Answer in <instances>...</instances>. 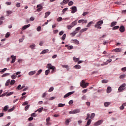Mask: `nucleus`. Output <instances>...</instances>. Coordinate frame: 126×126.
Masks as SVG:
<instances>
[{"label": "nucleus", "mask_w": 126, "mask_h": 126, "mask_svg": "<svg viewBox=\"0 0 126 126\" xmlns=\"http://www.w3.org/2000/svg\"><path fill=\"white\" fill-rule=\"evenodd\" d=\"M120 110H124V109H125L124 104H122V105L120 107Z\"/></svg>", "instance_id": "052dcab7"}, {"label": "nucleus", "mask_w": 126, "mask_h": 126, "mask_svg": "<svg viewBox=\"0 0 126 126\" xmlns=\"http://www.w3.org/2000/svg\"><path fill=\"white\" fill-rule=\"evenodd\" d=\"M62 66H63L64 68H66V70L67 71L69 70V67H68V65H62Z\"/></svg>", "instance_id": "f3484780"}, {"label": "nucleus", "mask_w": 126, "mask_h": 126, "mask_svg": "<svg viewBox=\"0 0 126 126\" xmlns=\"http://www.w3.org/2000/svg\"><path fill=\"white\" fill-rule=\"evenodd\" d=\"M10 36V34L9 33V32L7 33L5 35L6 38H8Z\"/></svg>", "instance_id": "e2e57ef3"}, {"label": "nucleus", "mask_w": 126, "mask_h": 126, "mask_svg": "<svg viewBox=\"0 0 126 126\" xmlns=\"http://www.w3.org/2000/svg\"><path fill=\"white\" fill-rule=\"evenodd\" d=\"M20 88H21V85H19L18 87L16 88V90H21Z\"/></svg>", "instance_id": "79ce46f5"}, {"label": "nucleus", "mask_w": 126, "mask_h": 126, "mask_svg": "<svg viewBox=\"0 0 126 126\" xmlns=\"http://www.w3.org/2000/svg\"><path fill=\"white\" fill-rule=\"evenodd\" d=\"M103 120H100L99 121H98L97 122L94 123V126H100L102 123H103Z\"/></svg>", "instance_id": "39448f33"}, {"label": "nucleus", "mask_w": 126, "mask_h": 126, "mask_svg": "<svg viewBox=\"0 0 126 126\" xmlns=\"http://www.w3.org/2000/svg\"><path fill=\"white\" fill-rule=\"evenodd\" d=\"M81 29V28L80 27H78L75 29V32H78V31H79V30H80Z\"/></svg>", "instance_id": "72a5a7b5"}, {"label": "nucleus", "mask_w": 126, "mask_h": 126, "mask_svg": "<svg viewBox=\"0 0 126 126\" xmlns=\"http://www.w3.org/2000/svg\"><path fill=\"white\" fill-rule=\"evenodd\" d=\"M122 51V49L120 48H117L114 50V52L116 53H120V52Z\"/></svg>", "instance_id": "4be33fe9"}, {"label": "nucleus", "mask_w": 126, "mask_h": 126, "mask_svg": "<svg viewBox=\"0 0 126 126\" xmlns=\"http://www.w3.org/2000/svg\"><path fill=\"white\" fill-rule=\"evenodd\" d=\"M54 91V87H51L50 88L49 90H48L49 92H52V91Z\"/></svg>", "instance_id": "de8ad7c7"}, {"label": "nucleus", "mask_w": 126, "mask_h": 126, "mask_svg": "<svg viewBox=\"0 0 126 126\" xmlns=\"http://www.w3.org/2000/svg\"><path fill=\"white\" fill-rule=\"evenodd\" d=\"M9 83H10V80H8L5 83V86H8V85H9Z\"/></svg>", "instance_id": "c756f323"}, {"label": "nucleus", "mask_w": 126, "mask_h": 126, "mask_svg": "<svg viewBox=\"0 0 126 126\" xmlns=\"http://www.w3.org/2000/svg\"><path fill=\"white\" fill-rule=\"evenodd\" d=\"M90 118V114H88L87 115V118H86V121H87L88 120H89Z\"/></svg>", "instance_id": "49530a36"}, {"label": "nucleus", "mask_w": 126, "mask_h": 126, "mask_svg": "<svg viewBox=\"0 0 126 126\" xmlns=\"http://www.w3.org/2000/svg\"><path fill=\"white\" fill-rule=\"evenodd\" d=\"M95 117V113H92L91 115V119H94V118Z\"/></svg>", "instance_id": "6e6d98bb"}, {"label": "nucleus", "mask_w": 126, "mask_h": 126, "mask_svg": "<svg viewBox=\"0 0 126 126\" xmlns=\"http://www.w3.org/2000/svg\"><path fill=\"white\" fill-rule=\"evenodd\" d=\"M8 109V106H7V105H6L4 106L3 110L5 112H6V111H7Z\"/></svg>", "instance_id": "58836bf2"}, {"label": "nucleus", "mask_w": 126, "mask_h": 126, "mask_svg": "<svg viewBox=\"0 0 126 126\" xmlns=\"http://www.w3.org/2000/svg\"><path fill=\"white\" fill-rule=\"evenodd\" d=\"M120 27L119 26H115L112 28V30H117V29H119Z\"/></svg>", "instance_id": "473e14b6"}, {"label": "nucleus", "mask_w": 126, "mask_h": 126, "mask_svg": "<svg viewBox=\"0 0 126 126\" xmlns=\"http://www.w3.org/2000/svg\"><path fill=\"white\" fill-rule=\"evenodd\" d=\"M29 107H30V105H27L25 108V111H27L29 109Z\"/></svg>", "instance_id": "a18cd8bd"}, {"label": "nucleus", "mask_w": 126, "mask_h": 126, "mask_svg": "<svg viewBox=\"0 0 126 126\" xmlns=\"http://www.w3.org/2000/svg\"><path fill=\"white\" fill-rule=\"evenodd\" d=\"M30 26H31L30 24L25 25L24 27H23L22 29L23 30H25L27 29V28H28L29 27H30Z\"/></svg>", "instance_id": "2eb2a0df"}, {"label": "nucleus", "mask_w": 126, "mask_h": 126, "mask_svg": "<svg viewBox=\"0 0 126 126\" xmlns=\"http://www.w3.org/2000/svg\"><path fill=\"white\" fill-rule=\"evenodd\" d=\"M64 106H65V104L59 103L58 104V107H59L60 108L62 107H64Z\"/></svg>", "instance_id": "7c9ffc66"}, {"label": "nucleus", "mask_w": 126, "mask_h": 126, "mask_svg": "<svg viewBox=\"0 0 126 126\" xmlns=\"http://www.w3.org/2000/svg\"><path fill=\"white\" fill-rule=\"evenodd\" d=\"M45 75H48V74L50 73V69L45 70Z\"/></svg>", "instance_id": "4c0bfd02"}, {"label": "nucleus", "mask_w": 126, "mask_h": 126, "mask_svg": "<svg viewBox=\"0 0 126 126\" xmlns=\"http://www.w3.org/2000/svg\"><path fill=\"white\" fill-rule=\"evenodd\" d=\"M16 7H20L21 5H20V3H18L16 4Z\"/></svg>", "instance_id": "774afa93"}, {"label": "nucleus", "mask_w": 126, "mask_h": 126, "mask_svg": "<svg viewBox=\"0 0 126 126\" xmlns=\"http://www.w3.org/2000/svg\"><path fill=\"white\" fill-rule=\"evenodd\" d=\"M70 9H72L71 10V13H75L76 11H77V8L76 6H72Z\"/></svg>", "instance_id": "423d86ee"}, {"label": "nucleus", "mask_w": 126, "mask_h": 126, "mask_svg": "<svg viewBox=\"0 0 126 126\" xmlns=\"http://www.w3.org/2000/svg\"><path fill=\"white\" fill-rule=\"evenodd\" d=\"M87 23V20H80L78 21V23Z\"/></svg>", "instance_id": "dca6fc26"}, {"label": "nucleus", "mask_w": 126, "mask_h": 126, "mask_svg": "<svg viewBox=\"0 0 126 126\" xmlns=\"http://www.w3.org/2000/svg\"><path fill=\"white\" fill-rule=\"evenodd\" d=\"M15 83V80H11L10 85H13Z\"/></svg>", "instance_id": "603ef678"}, {"label": "nucleus", "mask_w": 126, "mask_h": 126, "mask_svg": "<svg viewBox=\"0 0 126 126\" xmlns=\"http://www.w3.org/2000/svg\"><path fill=\"white\" fill-rule=\"evenodd\" d=\"M68 8H64V9L63 10L62 12H63V13H64V12H65V11H67V10H68Z\"/></svg>", "instance_id": "3c124183"}, {"label": "nucleus", "mask_w": 126, "mask_h": 126, "mask_svg": "<svg viewBox=\"0 0 126 126\" xmlns=\"http://www.w3.org/2000/svg\"><path fill=\"white\" fill-rule=\"evenodd\" d=\"M126 86V84L125 83L121 85L120 86V87L118 88L119 92H123V91H124V90H125V89H126V88H125Z\"/></svg>", "instance_id": "f257e3e1"}, {"label": "nucleus", "mask_w": 126, "mask_h": 126, "mask_svg": "<svg viewBox=\"0 0 126 126\" xmlns=\"http://www.w3.org/2000/svg\"><path fill=\"white\" fill-rule=\"evenodd\" d=\"M35 73H36V70L30 71L29 73V75H31V76L34 75V74H35Z\"/></svg>", "instance_id": "6ab92c4d"}, {"label": "nucleus", "mask_w": 126, "mask_h": 126, "mask_svg": "<svg viewBox=\"0 0 126 126\" xmlns=\"http://www.w3.org/2000/svg\"><path fill=\"white\" fill-rule=\"evenodd\" d=\"M55 66L51 65V63H48L46 66V67H47V68H49V69H52Z\"/></svg>", "instance_id": "9b49d317"}, {"label": "nucleus", "mask_w": 126, "mask_h": 126, "mask_svg": "<svg viewBox=\"0 0 126 126\" xmlns=\"http://www.w3.org/2000/svg\"><path fill=\"white\" fill-rule=\"evenodd\" d=\"M48 52H49L48 49H45L41 52L40 55H44V54H47Z\"/></svg>", "instance_id": "ddd939ff"}, {"label": "nucleus", "mask_w": 126, "mask_h": 126, "mask_svg": "<svg viewBox=\"0 0 126 126\" xmlns=\"http://www.w3.org/2000/svg\"><path fill=\"white\" fill-rule=\"evenodd\" d=\"M72 27H73V26H72V25H68L67 26V29H71L72 28Z\"/></svg>", "instance_id": "680f3d73"}, {"label": "nucleus", "mask_w": 126, "mask_h": 126, "mask_svg": "<svg viewBox=\"0 0 126 126\" xmlns=\"http://www.w3.org/2000/svg\"><path fill=\"white\" fill-rule=\"evenodd\" d=\"M89 85L88 83H85V81L84 80H82L80 83V86L82 87V88H86Z\"/></svg>", "instance_id": "7ed1b4c3"}, {"label": "nucleus", "mask_w": 126, "mask_h": 126, "mask_svg": "<svg viewBox=\"0 0 126 126\" xmlns=\"http://www.w3.org/2000/svg\"><path fill=\"white\" fill-rule=\"evenodd\" d=\"M55 68H56L55 67H53L52 69H52V71L51 72V73L53 74L54 73V72H55V71H56V70H55Z\"/></svg>", "instance_id": "a19ab883"}, {"label": "nucleus", "mask_w": 126, "mask_h": 126, "mask_svg": "<svg viewBox=\"0 0 126 126\" xmlns=\"http://www.w3.org/2000/svg\"><path fill=\"white\" fill-rule=\"evenodd\" d=\"M73 60L75 63H77L79 61V58H76V57H74Z\"/></svg>", "instance_id": "a878e982"}, {"label": "nucleus", "mask_w": 126, "mask_h": 126, "mask_svg": "<svg viewBox=\"0 0 126 126\" xmlns=\"http://www.w3.org/2000/svg\"><path fill=\"white\" fill-rule=\"evenodd\" d=\"M73 4V1H70V2H68V5L70 6Z\"/></svg>", "instance_id": "8fccbe9b"}, {"label": "nucleus", "mask_w": 126, "mask_h": 126, "mask_svg": "<svg viewBox=\"0 0 126 126\" xmlns=\"http://www.w3.org/2000/svg\"><path fill=\"white\" fill-rule=\"evenodd\" d=\"M102 24H103V21H99L96 23V25H95L94 27L95 28H97V29H101V28L100 26H101Z\"/></svg>", "instance_id": "f03ea898"}, {"label": "nucleus", "mask_w": 126, "mask_h": 126, "mask_svg": "<svg viewBox=\"0 0 126 126\" xmlns=\"http://www.w3.org/2000/svg\"><path fill=\"white\" fill-rule=\"evenodd\" d=\"M102 83H108V80H102Z\"/></svg>", "instance_id": "5fc2aeb1"}, {"label": "nucleus", "mask_w": 126, "mask_h": 126, "mask_svg": "<svg viewBox=\"0 0 126 126\" xmlns=\"http://www.w3.org/2000/svg\"><path fill=\"white\" fill-rule=\"evenodd\" d=\"M42 71V70L40 69L38 71V72L36 74V75H39V74H40Z\"/></svg>", "instance_id": "09e8293b"}, {"label": "nucleus", "mask_w": 126, "mask_h": 126, "mask_svg": "<svg viewBox=\"0 0 126 126\" xmlns=\"http://www.w3.org/2000/svg\"><path fill=\"white\" fill-rule=\"evenodd\" d=\"M121 70L123 72L126 71V67H124L121 69Z\"/></svg>", "instance_id": "0e129e2a"}, {"label": "nucleus", "mask_w": 126, "mask_h": 126, "mask_svg": "<svg viewBox=\"0 0 126 126\" xmlns=\"http://www.w3.org/2000/svg\"><path fill=\"white\" fill-rule=\"evenodd\" d=\"M13 110H14V108H10V109L8 110V112H9V113H10V112H12Z\"/></svg>", "instance_id": "69168bd1"}, {"label": "nucleus", "mask_w": 126, "mask_h": 126, "mask_svg": "<svg viewBox=\"0 0 126 126\" xmlns=\"http://www.w3.org/2000/svg\"><path fill=\"white\" fill-rule=\"evenodd\" d=\"M72 42L75 44H76L77 45H78V44H79V41L77 40V39H73L72 40Z\"/></svg>", "instance_id": "5701e85b"}, {"label": "nucleus", "mask_w": 126, "mask_h": 126, "mask_svg": "<svg viewBox=\"0 0 126 126\" xmlns=\"http://www.w3.org/2000/svg\"><path fill=\"white\" fill-rule=\"evenodd\" d=\"M9 74H10L9 73H5L1 76V77H5V76H8Z\"/></svg>", "instance_id": "2f4dec72"}, {"label": "nucleus", "mask_w": 126, "mask_h": 126, "mask_svg": "<svg viewBox=\"0 0 126 126\" xmlns=\"http://www.w3.org/2000/svg\"><path fill=\"white\" fill-rule=\"evenodd\" d=\"M106 91L107 93H111L112 92V88L111 87H108Z\"/></svg>", "instance_id": "4468645a"}, {"label": "nucleus", "mask_w": 126, "mask_h": 126, "mask_svg": "<svg viewBox=\"0 0 126 126\" xmlns=\"http://www.w3.org/2000/svg\"><path fill=\"white\" fill-rule=\"evenodd\" d=\"M37 11L40 12V10L43 9V6L40 4L37 5Z\"/></svg>", "instance_id": "9d476101"}, {"label": "nucleus", "mask_w": 126, "mask_h": 126, "mask_svg": "<svg viewBox=\"0 0 126 126\" xmlns=\"http://www.w3.org/2000/svg\"><path fill=\"white\" fill-rule=\"evenodd\" d=\"M31 117H33V118H35V117H36V113H32L31 114Z\"/></svg>", "instance_id": "338daca9"}, {"label": "nucleus", "mask_w": 126, "mask_h": 126, "mask_svg": "<svg viewBox=\"0 0 126 126\" xmlns=\"http://www.w3.org/2000/svg\"><path fill=\"white\" fill-rule=\"evenodd\" d=\"M92 24H93V22H90L87 26V27H90V26H91Z\"/></svg>", "instance_id": "e433bc0d"}, {"label": "nucleus", "mask_w": 126, "mask_h": 126, "mask_svg": "<svg viewBox=\"0 0 126 126\" xmlns=\"http://www.w3.org/2000/svg\"><path fill=\"white\" fill-rule=\"evenodd\" d=\"M68 1H69V0H63V3H65V4H66V3L68 2Z\"/></svg>", "instance_id": "37998d69"}, {"label": "nucleus", "mask_w": 126, "mask_h": 126, "mask_svg": "<svg viewBox=\"0 0 126 126\" xmlns=\"http://www.w3.org/2000/svg\"><path fill=\"white\" fill-rule=\"evenodd\" d=\"M69 105H72V104H73V100H71L69 101L68 102Z\"/></svg>", "instance_id": "bf43d9fd"}, {"label": "nucleus", "mask_w": 126, "mask_h": 126, "mask_svg": "<svg viewBox=\"0 0 126 126\" xmlns=\"http://www.w3.org/2000/svg\"><path fill=\"white\" fill-rule=\"evenodd\" d=\"M70 122V119H67L65 122V124H66V126L68 125L69 122Z\"/></svg>", "instance_id": "c9c22d12"}, {"label": "nucleus", "mask_w": 126, "mask_h": 126, "mask_svg": "<svg viewBox=\"0 0 126 126\" xmlns=\"http://www.w3.org/2000/svg\"><path fill=\"white\" fill-rule=\"evenodd\" d=\"M110 104H111V103H110L109 102H105L104 106H105V107H108V106H109V105H110Z\"/></svg>", "instance_id": "f704fd0d"}, {"label": "nucleus", "mask_w": 126, "mask_h": 126, "mask_svg": "<svg viewBox=\"0 0 126 126\" xmlns=\"http://www.w3.org/2000/svg\"><path fill=\"white\" fill-rule=\"evenodd\" d=\"M80 112V109H75L73 111H70L69 112V114H77Z\"/></svg>", "instance_id": "20e7f679"}, {"label": "nucleus", "mask_w": 126, "mask_h": 126, "mask_svg": "<svg viewBox=\"0 0 126 126\" xmlns=\"http://www.w3.org/2000/svg\"><path fill=\"white\" fill-rule=\"evenodd\" d=\"M126 76V74L121 75L119 78H120V79H124V78H125Z\"/></svg>", "instance_id": "c85d7f7f"}, {"label": "nucleus", "mask_w": 126, "mask_h": 126, "mask_svg": "<svg viewBox=\"0 0 126 126\" xmlns=\"http://www.w3.org/2000/svg\"><path fill=\"white\" fill-rule=\"evenodd\" d=\"M78 32H72L70 33V35L72 36V37H74L76 34H77Z\"/></svg>", "instance_id": "412c9836"}, {"label": "nucleus", "mask_w": 126, "mask_h": 126, "mask_svg": "<svg viewBox=\"0 0 126 126\" xmlns=\"http://www.w3.org/2000/svg\"><path fill=\"white\" fill-rule=\"evenodd\" d=\"M43 109H44V108L43 107H41V108L38 109L36 111H37V112H38V113H41L43 111Z\"/></svg>", "instance_id": "bb28decb"}, {"label": "nucleus", "mask_w": 126, "mask_h": 126, "mask_svg": "<svg viewBox=\"0 0 126 126\" xmlns=\"http://www.w3.org/2000/svg\"><path fill=\"white\" fill-rule=\"evenodd\" d=\"M77 20H75L74 22H72V23L71 24V25H72V26L74 27V26H75V25L77 24Z\"/></svg>", "instance_id": "aec40b11"}, {"label": "nucleus", "mask_w": 126, "mask_h": 126, "mask_svg": "<svg viewBox=\"0 0 126 126\" xmlns=\"http://www.w3.org/2000/svg\"><path fill=\"white\" fill-rule=\"evenodd\" d=\"M74 68H75L76 69H80V68H81V66L78 64L75 65L74 66Z\"/></svg>", "instance_id": "a211bd4d"}, {"label": "nucleus", "mask_w": 126, "mask_h": 126, "mask_svg": "<svg viewBox=\"0 0 126 126\" xmlns=\"http://www.w3.org/2000/svg\"><path fill=\"white\" fill-rule=\"evenodd\" d=\"M35 47H36V45H35V44H32L30 46V48H31V49H32V50H34Z\"/></svg>", "instance_id": "393cba45"}, {"label": "nucleus", "mask_w": 126, "mask_h": 126, "mask_svg": "<svg viewBox=\"0 0 126 126\" xmlns=\"http://www.w3.org/2000/svg\"><path fill=\"white\" fill-rule=\"evenodd\" d=\"M7 70V68H4V69H2V70L0 71V72H4V71H6Z\"/></svg>", "instance_id": "864d4df0"}, {"label": "nucleus", "mask_w": 126, "mask_h": 126, "mask_svg": "<svg viewBox=\"0 0 126 126\" xmlns=\"http://www.w3.org/2000/svg\"><path fill=\"white\" fill-rule=\"evenodd\" d=\"M65 47L67 48L68 50H72L73 49V46L72 45L68 46V45H65Z\"/></svg>", "instance_id": "f8f14e48"}, {"label": "nucleus", "mask_w": 126, "mask_h": 126, "mask_svg": "<svg viewBox=\"0 0 126 126\" xmlns=\"http://www.w3.org/2000/svg\"><path fill=\"white\" fill-rule=\"evenodd\" d=\"M74 93V92H70L65 94L63 96V98H67L68 96H70V95H72Z\"/></svg>", "instance_id": "0eeeda50"}, {"label": "nucleus", "mask_w": 126, "mask_h": 126, "mask_svg": "<svg viewBox=\"0 0 126 126\" xmlns=\"http://www.w3.org/2000/svg\"><path fill=\"white\" fill-rule=\"evenodd\" d=\"M12 79H15V78H16L17 77V76L16 75H12L11 76Z\"/></svg>", "instance_id": "ea45409f"}, {"label": "nucleus", "mask_w": 126, "mask_h": 126, "mask_svg": "<svg viewBox=\"0 0 126 126\" xmlns=\"http://www.w3.org/2000/svg\"><path fill=\"white\" fill-rule=\"evenodd\" d=\"M62 20H63V18L62 17H59L57 19V21H58V22H60Z\"/></svg>", "instance_id": "4d7b16f0"}, {"label": "nucleus", "mask_w": 126, "mask_h": 126, "mask_svg": "<svg viewBox=\"0 0 126 126\" xmlns=\"http://www.w3.org/2000/svg\"><path fill=\"white\" fill-rule=\"evenodd\" d=\"M12 60V61L11 62V63H15V60H16V56H14V55H12L11 56Z\"/></svg>", "instance_id": "1a4fd4ad"}, {"label": "nucleus", "mask_w": 126, "mask_h": 126, "mask_svg": "<svg viewBox=\"0 0 126 126\" xmlns=\"http://www.w3.org/2000/svg\"><path fill=\"white\" fill-rule=\"evenodd\" d=\"M36 30L38 31V32H40V31H41V27H38L36 29Z\"/></svg>", "instance_id": "13d9d810"}, {"label": "nucleus", "mask_w": 126, "mask_h": 126, "mask_svg": "<svg viewBox=\"0 0 126 126\" xmlns=\"http://www.w3.org/2000/svg\"><path fill=\"white\" fill-rule=\"evenodd\" d=\"M117 25V22H113L111 24V27H114V26H115V25Z\"/></svg>", "instance_id": "cd10ccee"}, {"label": "nucleus", "mask_w": 126, "mask_h": 126, "mask_svg": "<svg viewBox=\"0 0 126 126\" xmlns=\"http://www.w3.org/2000/svg\"><path fill=\"white\" fill-rule=\"evenodd\" d=\"M126 31V29L125 28V27L124 26H121L119 28V31L121 33H124V32Z\"/></svg>", "instance_id": "6e6552de"}, {"label": "nucleus", "mask_w": 126, "mask_h": 126, "mask_svg": "<svg viewBox=\"0 0 126 126\" xmlns=\"http://www.w3.org/2000/svg\"><path fill=\"white\" fill-rule=\"evenodd\" d=\"M51 14V12H47L45 13V15L44 16V18H47V17H48V16H49V15H50Z\"/></svg>", "instance_id": "b1692460"}, {"label": "nucleus", "mask_w": 126, "mask_h": 126, "mask_svg": "<svg viewBox=\"0 0 126 126\" xmlns=\"http://www.w3.org/2000/svg\"><path fill=\"white\" fill-rule=\"evenodd\" d=\"M66 37V34L64 33L62 36V40H65V37Z\"/></svg>", "instance_id": "c03bdc74"}]
</instances>
